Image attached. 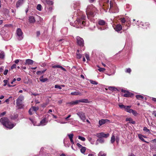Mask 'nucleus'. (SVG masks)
<instances>
[{
  "label": "nucleus",
  "mask_w": 156,
  "mask_h": 156,
  "mask_svg": "<svg viewBox=\"0 0 156 156\" xmlns=\"http://www.w3.org/2000/svg\"><path fill=\"white\" fill-rule=\"evenodd\" d=\"M3 82L4 83V86H5L6 85H7L9 87H11L12 86L11 85H10L9 84H7V83L8 82V81L7 80H3Z\"/></svg>",
  "instance_id": "obj_32"
},
{
  "label": "nucleus",
  "mask_w": 156,
  "mask_h": 156,
  "mask_svg": "<svg viewBox=\"0 0 156 156\" xmlns=\"http://www.w3.org/2000/svg\"><path fill=\"white\" fill-rule=\"evenodd\" d=\"M79 50H77L76 52V57L77 58L80 59L81 57V55L79 53Z\"/></svg>",
  "instance_id": "obj_25"
},
{
  "label": "nucleus",
  "mask_w": 156,
  "mask_h": 156,
  "mask_svg": "<svg viewBox=\"0 0 156 156\" xmlns=\"http://www.w3.org/2000/svg\"><path fill=\"white\" fill-rule=\"evenodd\" d=\"M16 68V64H14L11 67V69H14Z\"/></svg>",
  "instance_id": "obj_54"
},
{
  "label": "nucleus",
  "mask_w": 156,
  "mask_h": 156,
  "mask_svg": "<svg viewBox=\"0 0 156 156\" xmlns=\"http://www.w3.org/2000/svg\"><path fill=\"white\" fill-rule=\"evenodd\" d=\"M111 10L113 11L114 13L118 12L119 11V9H118V8L117 7L116 4L114 6V7Z\"/></svg>",
  "instance_id": "obj_15"
},
{
  "label": "nucleus",
  "mask_w": 156,
  "mask_h": 156,
  "mask_svg": "<svg viewBox=\"0 0 156 156\" xmlns=\"http://www.w3.org/2000/svg\"><path fill=\"white\" fill-rule=\"evenodd\" d=\"M122 28V26L121 24H118L116 25L115 27L114 28V29L117 31H120Z\"/></svg>",
  "instance_id": "obj_10"
},
{
  "label": "nucleus",
  "mask_w": 156,
  "mask_h": 156,
  "mask_svg": "<svg viewBox=\"0 0 156 156\" xmlns=\"http://www.w3.org/2000/svg\"><path fill=\"white\" fill-rule=\"evenodd\" d=\"M68 135L69 138L72 144H74V142L73 140V138L74 136L73 134V133H71L69 134H68Z\"/></svg>",
  "instance_id": "obj_16"
},
{
  "label": "nucleus",
  "mask_w": 156,
  "mask_h": 156,
  "mask_svg": "<svg viewBox=\"0 0 156 156\" xmlns=\"http://www.w3.org/2000/svg\"><path fill=\"white\" fill-rule=\"evenodd\" d=\"M98 142L99 143L102 144L104 142V140L102 138H99L97 140L96 144H98Z\"/></svg>",
  "instance_id": "obj_28"
},
{
  "label": "nucleus",
  "mask_w": 156,
  "mask_h": 156,
  "mask_svg": "<svg viewBox=\"0 0 156 156\" xmlns=\"http://www.w3.org/2000/svg\"><path fill=\"white\" fill-rule=\"evenodd\" d=\"M77 43L78 45L80 46H83L84 45V41L83 38L77 36L76 38Z\"/></svg>",
  "instance_id": "obj_5"
},
{
  "label": "nucleus",
  "mask_w": 156,
  "mask_h": 156,
  "mask_svg": "<svg viewBox=\"0 0 156 156\" xmlns=\"http://www.w3.org/2000/svg\"><path fill=\"white\" fill-rule=\"evenodd\" d=\"M46 122V119L45 118L43 119L41 121V124H44Z\"/></svg>",
  "instance_id": "obj_50"
},
{
  "label": "nucleus",
  "mask_w": 156,
  "mask_h": 156,
  "mask_svg": "<svg viewBox=\"0 0 156 156\" xmlns=\"http://www.w3.org/2000/svg\"><path fill=\"white\" fill-rule=\"evenodd\" d=\"M78 24L81 28L84 27L86 24V22L82 19H79L77 20Z\"/></svg>",
  "instance_id": "obj_7"
},
{
  "label": "nucleus",
  "mask_w": 156,
  "mask_h": 156,
  "mask_svg": "<svg viewBox=\"0 0 156 156\" xmlns=\"http://www.w3.org/2000/svg\"><path fill=\"white\" fill-rule=\"evenodd\" d=\"M29 22L30 23H34L35 21V20L34 17L33 16H30L29 19Z\"/></svg>",
  "instance_id": "obj_14"
},
{
  "label": "nucleus",
  "mask_w": 156,
  "mask_h": 156,
  "mask_svg": "<svg viewBox=\"0 0 156 156\" xmlns=\"http://www.w3.org/2000/svg\"><path fill=\"white\" fill-rule=\"evenodd\" d=\"M55 88H58L59 89H62L61 87L60 86L57 85H55Z\"/></svg>",
  "instance_id": "obj_55"
},
{
  "label": "nucleus",
  "mask_w": 156,
  "mask_h": 156,
  "mask_svg": "<svg viewBox=\"0 0 156 156\" xmlns=\"http://www.w3.org/2000/svg\"><path fill=\"white\" fill-rule=\"evenodd\" d=\"M77 146L78 147H79L82 148L83 146L82 145L78 143L76 144Z\"/></svg>",
  "instance_id": "obj_61"
},
{
  "label": "nucleus",
  "mask_w": 156,
  "mask_h": 156,
  "mask_svg": "<svg viewBox=\"0 0 156 156\" xmlns=\"http://www.w3.org/2000/svg\"><path fill=\"white\" fill-rule=\"evenodd\" d=\"M71 115H69L68 116H67V117H66V118H65V119H66V120H67V121H68V120H69V119H69V118L71 117Z\"/></svg>",
  "instance_id": "obj_59"
},
{
  "label": "nucleus",
  "mask_w": 156,
  "mask_h": 156,
  "mask_svg": "<svg viewBox=\"0 0 156 156\" xmlns=\"http://www.w3.org/2000/svg\"><path fill=\"white\" fill-rule=\"evenodd\" d=\"M0 122L6 128L9 129H12L15 125L11 122L6 117H3L0 119Z\"/></svg>",
  "instance_id": "obj_1"
},
{
  "label": "nucleus",
  "mask_w": 156,
  "mask_h": 156,
  "mask_svg": "<svg viewBox=\"0 0 156 156\" xmlns=\"http://www.w3.org/2000/svg\"><path fill=\"white\" fill-rule=\"evenodd\" d=\"M46 69H44L43 71H37L36 73L37 75H41L43 73H44L46 70Z\"/></svg>",
  "instance_id": "obj_26"
},
{
  "label": "nucleus",
  "mask_w": 156,
  "mask_h": 156,
  "mask_svg": "<svg viewBox=\"0 0 156 156\" xmlns=\"http://www.w3.org/2000/svg\"><path fill=\"white\" fill-rule=\"evenodd\" d=\"M16 34L19 40H21L23 38V33L20 28H18L16 30Z\"/></svg>",
  "instance_id": "obj_4"
},
{
  "label": "nucleus",
  "mask_w": 156,
  "mask_h": 156,
  "mask_svg": "<svg viewBox=\"0 0 156 156\" xmlns=\"http://www.w3.org/2000/svg\"><path fill=\"white\" fill-rule=\"evenodd\" d=\"M43 76H41L40 78V80L43 82H44L48 80V79L46 78L43 79Z\"/></svg>",
  "instance_id": "obj_27"
},
{
  "label": "nucleus",
  "mask_w": 156,
  "mask_h": 156,
  "mask_svg": "<svg viewBox=\"0 0 156 156\" xmlns=\"http://www.w3.org/2000/svg\"><path fill=\"white\" fill-rule=\"evenodd\" d=\"M85 57L87 60H90V56L88 54H86L85 55Z\"/></svg>",
  "instance_id": "obj_51"
},
{
  "label": "nucleus",
  "mask_w": 156,
  "mask_h": 156,
  "mask_svg": "<svg viewBox=\"0 0 156 156\" xmlns=\"http://www.w3.org/2000/svg\"><path fill=\"white\" fill-rule=\"evenodd\" d=\"M31 108L32 109V111H37L39 109V107H36L34 106H33Z\"/></svg>",
  "instance_id": "obj_39"
},
{
  "label": "nucleus",
  "mask_w": 156,
  "mask_h": 156,
  "mask_svg": "<svg viewBox=\"0 0 156 156\" xmlns=\"http://www.w3.org/2000/svg\"><path fill=\"white\" fill-rule=\"evenodd\" d=\"M4 58V55L3 53H0V58L3 59Z\"/></svg>",
  "instance_id": "obj_48"
},
{
  "label": "nucleus",
  "mask_w": 156,
  "mask_h": 156,
  "mask_svg": "<svg viewBox=\"0 0 156 156\" xmlns=\"http://www.w3.org/2000/svg\"><path fill=\"white\" fill-rule=\"evenodd\" d=\"M126 25V26H125V27H124V29L123 28V30H127L128 29V28H129V24H128V23H126V24H125V25Z\"/></svg>",
  "instance_id": "obj_45"
},
{
  "label": "nucleus",
  "mask_w": 156,
  "mask_h": 156,
  "mask_svg": "<svg viewBox=\"0 0 156 156\" xmlns=\"http://www.w3.org/2000/svg\"><path fill=\"white\" fill-rule=\"evenodd\" d=\"M42 6L40 4H38L37 6V9L39 11H41L42 9Z\"/></svg>",
  "instance_id": "obj_38"
},
{
  "label": "nucleus",
  "mask_w": 156,
  "mask_h": 156,
  "mask_svg": "<svg viewBox=\"0 0 156 156\" xmlns=\"http://www.w3.org/2000/svg\"><path fill=\"white\" fill-rule=\"evenodd\" d=\"M80 103H87L88 102V100L87 99H82L80 100H79Z\"/></svg>",
  "instance_id": "obj_29"
},
{
  "label": "nucleus",
  "mask_w": 156,
  "mask_h": 156,
  "mask_svg": "<svg viewBox=\"0 0 156 156\" xmlns=\"http://www.w3.org/2000/svg\"><path fill=\"white\" fill-rule=\"evenodd\" d=\"M110 121L107 119H102L99 121V124L100 126L108 122H109Z\"/></svg>",
  "instance_id": "obj_8"
},
{
  "label": "nucleus",
  "mask_w": 156,
  "mask_h": 156,
  "mask_svg": "<svg viewBox=\"0 0 156 156\" xmlns=\"http://www.w3.org/2000/svg\"><path fill=\"white\" fill-rule=\"evenodd\" d=\"M78 138L80 140L82 141H85V138L83 136H78Z\"/></svg>",
  "instance_id": "obj_42"
},
{
  "label": "nucleus",
  "mask_w": 156,
  "mask_h": 156,
  "mask_svg": "<svg viewBox=\"0 0 156 156\" xmlns=\"http://www.w3.org/2000/svg\"><path fill=\"white\" fill-rule=\"evenodd\" d=\"M20 60L19 59H16L15 60V62L16 64H17L20 61Z\"/></svg>",
  "instance_id": "obj_63"
},
{
  "label": "nucleus",
  "mask_w": 156,
  "mask_h": 156,
  "mask_svg": "<svg viewBox=\"0 0 156 156\" xmlns=\"http://www.w3.org/2000/svg\"><path fill=\"white\" fill-rule=\"evenodd\" d=\"M133 94L132 93L128 91L123 95V96L125 97H132Z\"/></svg>",
  "instance_id": "obj_11"
},
{
  "label": "nucleus",
  "mask_w": 156,
  "mask_h": 156,
  "mask_svg": "<svg viewBox=\"0 0 156 156\" xmlns=\"http://www.w3.org/2000/svg\"><path fill=\"white\" fill-rule=\"evenodd\" d=\"M102 137H104L105 138H107L108 137L109 135V133L105 134L103 132H102Z\"/></svg>",
  "instance_id": "obj_30"
},
{
  "label": "nucleus",
  "mask_w": 156,
  "mask_h": 156,
  "mask_svg": "<svg viewBox=\"0 0 156 156\" xmlns=\"http://www.w3.org/2000/svg\"><path fill=\"white\" fill-rule=\"evenodd\" d=\"M119 107L122 108V109H124L125 107V106L124 105H119Z\"/></svg>",
  "instance_id": "obj_52"
},
{
  "label": "nucleus",
  "mask_w": 156,
  "mask_h": 156,
  "mask_svg": "<svg viewBox=\"0 0 156 156\" xmlns=\"http://www.w3.org/2000/svg\"><path fill=\"white\" fill-rule=\"evenodd\" d=\"M8 72V69H5L3 73V74L4 75H6Z\"/></svg>",
  "instance_id": "obj_58"
},
{
  "label": "nucleus",
  "mask_w": 156,
  "mask_h": 156,
  "mask_svg": "<svg viewBox=\"0 0 156 156\" xmlns=\"http://www.w3.org/2000/svg\"><path fill=\"white\" fill-rule=\"evenodd\" d=\"M98 70L100 72H103L105 70V69L104 68H99L98 69Z\"/></svg>",
  "instance_id": "obj_47"
},
{
  "label": "nucleus",
  "mask_w": 156,
  "mask_h": 156,
  "mask_svg": "<svg viewBox=\"0 0 156 156\" xmlns=\"http://www.w3.org/2000/svg\"><path fill=\"white\" fill-rule=\"evenodd\" d=\"M89 81L91 83L94 85H97L98 84V82L95 81H94L92 80H90Z\"/></svg>",
  "instance_id": "obj_41"
},
{
  "label": "nucleus",
  "mask_w": 156,
  "mask_h": 156,
  "mask_svg": "<svg viewBox=\"0 0 156 156\" xmlns=\"http://www.w3.org/2000/svg\"><path fill=\"white\" fill-rule=\"evenodd\" d=\"M6 113V112H3L1 113L0 114V116L2 117L5 115Z\"/></svg>",
  "instance_id": "obj_57"
},
{
  "label": "nucleus",
  "mask_w": 156,
  "mask_h": 156,
  "mask_svg": "<svg viewBox=\"0 0 156 156\" xmlns=\"http://www.w3.org/2000/svg\"><path fill=\"white\" fill-rule=\"evenodd\" d=\"M98 24L100 25L103 26L105 24V21L102 20H100L98 22Z\"/></svg>",
  "instance_id": "obj_21"
},
{
  "label": "nucleus",
  "mask_w": 156,
  "mask_h": 156,
  "mask_svg": "<svg viewBox=\"0 0 156 156\" xmlns=\"http://www.w3.org/2000/svg\"><path fill=\"white\" fill-rule=\"evenodd\" d=\"M106 154L102 152H100L98 154L99 156H106Z\"/></svg>",
  "instance_id": "obj_43"
},
{
  "label": "nucleus",
  "mask_w": 156,
  "mask_h": 156,
  "mask_svg": "<svg viewBox=\"0 0 156 156\" xmlns=\"http://www.w3.org/2000/svg\"><path fill=\"white\" fill-rule=\"evenodd\" d=\"M152 115L156 117V112L155 111H153L152 113Z\"/></svg>",
  "instance_id": "obj_64"
},
{
  "label": "nucleus",
  "mask_w": 156,
  "mask_h": 156,
  "mask_svg": "<svg viewBox=\"0 0 156 156\" xmlns=\"http://www.w3.org/2000/svg\"><path fill=\"white\" fill-rule=\"evenodd\" d=\"M93 6L92 5L87 6L86 10V13L88 19L90 17H93L95 16L94 12V9H92Z\"/></svg>",
  "instance_id": "obj_2"
},
{
  "label": "nucleus",
  "mask_w": 156,
  "mask_h": 156,
  "mask_svg": "<svg viewBox=\"0 0 156 156\" xmlns=\"http://www.w3.org/2000/svg\"><path fill=\"white\" fill-rule=\"evenodd\" d=\"M131 71V70L130 68H128L126 69V72L130 73V72Z\"/></svg>",
  "instance_id": "obj_53"
},
{
  "label": "nucleus",
  "mask_w": 156,
  "mask_h": 156,
  "mask_svg": "<svg viewBox=\"0 0 156 156\" xmlns=\"http://www.w3.org/2000/svg\"><path fill=\"white\" fill-rule=\"evenodd\" d=\"M96 136L99 138H102V132L97 133L96 135Z\"/></svg>",
  "instance_id": "obj_40"
},
{
  "label": "nucleus",
  "mask_w": 156,
  "mask_h": 156,
  "mask_svg": "<svg viewBox=\"0 0 156 156\" xmlns=\"http://www.w3.org/2000/svg\"><path fill=\"white\" fill-rule=\"evenodd\" d=\"M136 97L137 98V99L139 100H141L142 99H144V98L143 96L141 95H136Z\"/></svg>",
  "instance_id": "obj_23"
},
{
  "label": "nucleus",
  "mask_w": 156,
  "mask_h": 156,
  "mask_svg": "<svg viewBox=\"0 0 156 156\" xmlns=\"http://www.w3.org/2000/svg\"><path fill=\"white\" fill-rule=\"evenodd\" d=\"M143 130L147 133H151L150 130L149 129H148L146 127H144L143 128Z\"/></svg>",
  "instance_id": "obj_35"
},
{
  "label": "nucleus",
  "mask_w": 156,
  "mask_h": 156,
  "mask_svg": "<svg viewBox=\"0 0 156 156\" xmlns=\"http://www.w3.org/2000/svg\"><path fill=\"white\" fill-rule=\"evenodd\" d=\"M81 94L80 92H75L71 93V94L73 95H77Z\"/></svg>",
  "instance_id": "obj_34"
},
{
  "label": "nucleus",
  "mask_w": 156,
  "mask_h": 156,
  "mask_svg": "<svg viewBox=\"0 0 156 156\" xmlns=\"http://www.w3.org/2000/svg\"><path fill=\"white\" fill-rule=\"evenodd\" d=\"M34 61L30 59H27L26 60V62L25 63V65H32L33 64Z\"/></svg>",
  "instance_id": "obj_13"
},
{
  "label": "nucleus",
  "mask_w": 156,
  "mask_h": 156,
  "mask_svg": "<svg viewBox=\"0 0 156 156\" xmlns=\"http://www.w3.org/2000/svg\"><path fill=\"white\" fill-rule=\"evenodd\" d=\"M48 5H52L53 4V2L51 1H46Z\"/></svg>",
  "instance_id": "obj_44"
},
{
  "label": "nucleus",
  "mask_w": 156,
  "mask_h": 156,
  "mask_svg": "<svg viewBox=\"0 0 156 156\" xmlns=\"http://www.w3.org/2000/svg\"><path fill=\"white\" fill-rule=\"evenodd\" d=\"M142 25L144 27V28H147V27H148L150 25V24L148 22H144L142 24Z\"/></svg>",
  "instance_id": "obj_18"
},
{
  "label": "nucleus",
  "mask_w": 156,
  "mask_h": 156,
  "mask_svg": "<svg viewBox=\"0 0 156 156\" xmlns=\"http://www.w3.org/2000/svg\"><path fill=\"white\" fill-rule=\"evenodd\" d=\"M109 89L111 90H114L115 89V88L112 87H109Z\"/></svg>",
  "instance_id": "obj_60"
},
{
  "label": "nucleus",
  "mask_w": 156,
  "mask_h": 156,
  "mask_svg": "<svg viewBox=\"0 0 156 156\" xmlns=\"http://www.w3.org/2000/svg\"><path fill=\"white\" fill-rule=\"evenodd\" d=\"M138 136L139 139H140L141 141L147 144H148L149 143V142L145 141L143 138V137L146 138V137L144 136L141 134H138Z\"/></svg>",
  "instance_id": "obj_12"
},
{
  "label": "nucleus",
  "mask_w": 156,
  "mask_h": 156,
  "mask_svg": "<svg viewBox=\"0 0 156 156\" xmlns=\"http://www.w3.org/2000/svg\"><path fill=\"white\" fill-rule=\"evenodd\" d=\"M37 36L38 37L40 34V31H37L36 32Z\"/></svg>",
  "instance_id": "obj_62"
},
{
  "label": "nucleus",
  "mask_w": 156,
  "mask_h": 156,
  "mask_svg": "<svg viewBox=\"0 0 156 156\" xmlns=\"http://www.w3.org/2000/svg\"><path fill=\"white\" fill-rule=\"evenodd\" d=\"M130 107L131 106H125L124 109H125L126 112H129V110L131 109H130Z\"/></svg>",
  "instance_id": "obj_36"
},
{
  "label": "nucleus",
  "mask_w": 156,
  "mask_h": 156,
  "mask_svg": "<svg viewBox=\"0 0 156 156\" xmlns=\"http://www.w3.org/2000/svg\"><path fill=\"white\" fill-rule=\"evenodd\" d=\"M116 4L112 2V1H110V9H112L114 7V6L115 5H116Z\"/></svg>",
  "instance_id": "obj_24"
},
{
  "label": "nucleus",
  "mask_w": 156,
  "mask_h": 156,
  "mask_svg": "<svg viewBox=\"0 0 156 156\" xmlns=\"http://www.w3.org/2000/svg\"><path fill=\"white\" fill-rule=\"evenodd\" d=\"M121 22L122 23V25L123 28L124 29V27L126 26L127 25H125L126 20L124 18H122L120 19Z\"/></svg>",
  "instance_id": "obj_17"
},
{
  "label": "nucleus",
  "mask_w": 156,
  "mask_h": 156,
  "mask_svg": "<svg viewBox=\"0 0 156 156\" xmlns=\"http://www.w3.org/2000/svg\"><path fill=\"white\" fill-rule=\"evenodd\" d=\"M24 0H19L16 3V7L17 8H18L24 2Z\"/></svg>",
  "instance_id": "obj_9"
},
{
  "label": "nucleus",
  "mask_w": 156,
  "mask_h": 156,
  "mask_svg": "<svg viewBox=\"0 0 156 156\" xmlns=\"http://www.w3.org/2000/svg\"><path fill=\"white\" fill-rule=\"evenodd\" d=\"M108 2L109 1L108 0L107 1V2L105 3L104 4V6H105V8L106 9H108L109 7L108 5Z\"/></svg>",
  "instance_id": "obj_33"
},
{
  "label": "nucleus",
  "mask_w": 156,
  "mask_h": 156,
  "mask_svg": "<svg viewBox=\"0 0 156 156\" xmlns=\"http://www.w3.org/2000/svg\"><path fill=\"white\" fill-rule=\"evenodd\" d=\"M23 100V96H20L16 99V106L18 109H21L24 106L23 105L22 103V101Z\"/></svg>",
  "instance_id": "obj_3"
},
{
  "label": "nucleus",
  "mask_w": 156,
  "mask_h": 156,
  "mask_svg": "<svg viewBox=\"0 0 156 156\" xmlns=\"http://www.w3.org/2000/svg\"><path fill=\"white\" fill-rule=\"evenodd\" d=\"M48 104L46 103H44L41 105V106L42 107H45Z\"/></svg>",
  "instance_id": "obj_49"
},
{
  "label": "nucleus",
  "mask_w": 156,
  "mask_h": 156,
  "mask_svg": "<svg viewBox=\"0 0 156 156\" xmlns=\"http://www.w3.org/2000/svg\"><path fill=\"white\" fill-rule=\"evenodd\" d=\"M32 111H33L32 108H30L29 110L28 113L30 115H31L33 114L32 112Z\"/></svg>",
  "instance_id": "obj_56"
},
{
  "label": "nucleus",
  "mask_w": 156,
  "mask_h": 156,
  "mask_svg": "<svg viewBox=\"0 0 156 156\" xmlns=\"http://www.w3.org/2000/svg\"><path fill=\"white\" fill-rule=\"evenodd\" d=\"M79 102V100L72 101L71 102L68 103V104H70V105H76L78 104Z\"/></svg>",
  "instance_id": "obj_19"
},
{
  "label": "nucleus",
  "mask_w": 156,
  "mask_h": 156,
  "mask_svg": "<svg viewBox=\"0 0 156 156\" xmlns=\"http://www.w3.org/2000/svg\"><path fill=\"white\" fill-rule=\"evenodd\" d=\"M86 150V147H83L80 149V151L82 153L84 154L85 151Z\"/></svg>",
  "instance_id": "obj_37"
},
{
  "label": "nucleus",
  "mask_w": 156,
  "mask_h": 156,
  "mask_svg": "<svg viewBox=\"0 0 156 156\" xmlns=\"http://www.w3.org/2000/svg\"><path fill=\"white\" fill-rule=\"evenodd\" d=\"M126 121L127 122L129 121V122L133 124H134L135 123V122L133 121L131 118H127L126 119Z\"/></svg>",
  "instance_id": "obj_20"
},
{
  "label": "nucleus",
  "mask_w": 156,
  "mask_h": 156,
  "mask_svg": "<svg viewBox=\"0 0 156 156\" xmlns=\"http://www.w3.org/2000/svg\"><path fill=\"white\" fill-rule=\"evenodd\" d=\"M115 136L114 135H112L111 138V141L112 143L113 144L115 142Z\"/></svg>",
  "instance_id": "obj_31"
},
{
  "label": "nucleus",
  "mask_w": 156,
  "mask_h": 156,
  "mask_svg": "<svg viewBox=\"0 0 156 156\" xmlns=\"http://www.w3.org/2000/svg\"><path fill=\"white\" fill-rule=\"evenodd\" d=\"M77 114L79 116L81 120L84 121L86 119L85 113L83 112L80 111L77 112Z\"/></svg>",
  "instance_id": "obj_6"
},
{
  "label": "nucleus",
  "mask_w": 156,
  "mask_h": 156,
  "mask_svg": "<svg viewBox=\"0 0 156 156\" xmlns=\"http://www.w3.org/2000/svg\"><path fill=\"white\" fill-rule=\"evenodd\" d=\"M129 113H132V114L135 116H136L137 114V113L136 111L133 110L132 109L129 110Z\"/></svg>",
  "instance_id": "obj_22"
},
{
  "label": "nucleus",
  "mask_w": 156,
  "mask_h": 156,
  "mask_svg": "<svg viewBox=\"0 0 156 156\" xmlns=\"http://www.w3.org/2000/svg\"><path fill=\"white\" fill-rule=\"evenodd\" d=\"M62 66L59 65H55L52 66L53 68H61Z\"/></svg>",
  "instance_id": "obj_46"
}]
</instances>
